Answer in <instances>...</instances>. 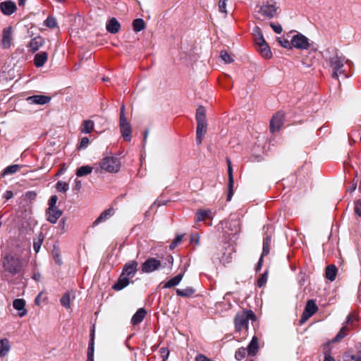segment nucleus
Returning a JSON list of instances; mask_svg holds the SVG:
<instances>
[{
	"mask_svg": "<svg viewBox=\"0 0 361 361\" xmlns=\"http://www.w3.org/2000/svg\"><path fill=\"white\" fill-rule=\"evenodd\" d=\"M279 8V6L274 0H262L258 6V10L256 11V18L263 20L262 17L271 19L275 16Z\"/></svg>",
	"mask_w": 361,
	"mask_h": 361,
	"instance_id": "1",
	"label": "nucleus"
},
{
	"mask_svg": "<svg viewBox=\"0 0 361 361\" xmlns=\"http://www.w3.org/2000/svg\"><path fill=\"white\" fill-rule=\"evenodd\" d=\"M329 67L332 70L331 77L334 79L338 80L339 75H343L345 78L348 75L345 74V70L343 69L345 57L342 55H339L337 53L332 56H330L327 60Z\"/></svg>",
	"mask_w": 361,
	"mask_h": 361,
	"instance_id": "2",
	"label": "nucleus"
},
{
	"mask_svg": "<svg viewBox=\"0 0 361 361\" xmlns=\"http://www.w3.org/2000/svg\"><path fill=\"white\" fill-rule=\"evenodd\" d=\"M249 320L255 321L256 316L252 310H243L236 314L234 317L235 331L240 332L248 329Z\"/></svg>",
	"mask_w": 361,
	"mask_h": 361,
	"instance_id": "3",
	"label": "nucleus"
},
{
	"mask_svg": "<svg viewBox=\"0 0 361 361\" xmlns=\"http://www.w3.org/2000/svg\"><path fill=\"white\" fill-rule=\"evenodd\" d=\"M2 265L5 271L14 275L20 271L23 263L18 256L8 255L3 259Z\"/></svg>",
	"mask_w": 361,
	"mask_h": 361,
	"instance_id": "4",
	"label": "nucleus"
},
{
	"mask_svg": "<svg viewBox=\"0 0 361 361\" xmlns=\"http://www.w3.org/2000/svg\"><path fill=\"white\" fill-rule=\"evenodd\" d=\"M99 166L101 169L109 173H116L120 169V161L116 157H106L104 158Z\"/></svg>",
	"mask_w": 361,
	"mask_h": 361,
	"instance_id": "5",
	"label": "nucleus"
},
{
	"mask_svg": "<svg viewBox=\"0 0 361 361\" xmlns=\"http://www.w3.org/2000/svg\"><path fill=\"white\" fill-rule=\"evenodd\" d=\"M309 39L301 33H297L291 39L293 47L298 49H307L310 47Z\"/></svg>",
	"mask_w": 361,
	"mask_h": 361,
	"instance_id": "6",
	"label": "nucleus"
},
{
	"mask_svg": "<svg viewBox=\"0 0 361 361\" xmlns=\"http://www.w3.org/2000/svg\"><path fill=\"white\" fill-rule=\"evenodd\" d=\"M318 310L315 302L313 300H310L307 302L305 310L301 316L300 323L303 324L310 317H311Z\"/></svg>",
	"mask_w": 361,
	"mask_h": 361,
	"instance_id": "7",
	"label": "nucleus"
},
{
	"mask_svg": "<svg viewBox=\"0 0 361 361\" xmlns=\"http://www.w3.org/2000/svg\"><path fill=\"white\" fill-rule=\"evenodd\" d=\"M162 267L160 260L155 258H149L142 264V271L144 273H151L158 270Z\"/></svg>",
	"mask_w": 361,
	"mask_h": 361,
	"instance_id": "8",
	"label": "nucleus"
},
{
	"mask_svg": "<svg viewBox=\"0 0 361 361\" xmlns=\"http://www.w3.org/2000/svg\"><path fill=\"white\" fill-rule=\"evenodd\" d=\"M119 127L123 138L126 141H130L132 137V127L127 118L119 119Z\"/></svg>",
	"mask_w": 361,
	"mask_h": 361,
	"instance_id": "9",
	"label": "nucleus"
},
{
	"mask_svg": "<svg viewBox=\"0 0 361 361\" xmlns=\"http://www.w3.org/2000/svg\"><path fill=\"white\" fill-rule=\"evenodd\" d=\"M138 263L135 260H131L127 262L123 269L122 274L130 279L135 276L137 271Z\"/></svg>",
	"mask_w": 361,
	"mask_h": 361,
	"instance_id": "10",
	"label": "nucleus"
},
{
	"mask_svg": "<svg viewBox=\"0 0 361 361\" xmlns=\"http://www.w3.org/2000/svg\"><path fill=\"white\" fill-rule=\"evenodd\" d=\"M255 44L257 46L258 51L264 58L269 59L271 57L270 48L264 37H259Z\"/></svg>",
	"mask_w": 361,
	"mask_h": 361,
	"instance_id": "11",
	"label": "nucleus"
},
{
	"mask_svg": "<svg viewBox=\"0 0 361 361\" xmlns=\"http://www.w3.org/2000/svg\"><path fill=\"white\" fill-rule=\"evenodd\" d=\"M255 44L257 46L258 51L264 58L269 59L271 57L270 48L264 37H259Z\"/></svg>",
	"mask_w": 361,
	"mask_h": 361,
	"instance_id": "12",
	"label": "nucleus"
},
{
	"mask_svg": "<svg viewBox=\"0 0 361 361\" xmlns=\"http://www.w3.org/2000/svg\"><path fill=\"white\" fill-rule=\"evenodd\" d=\"M255 44L257 46L258 51L264 58L269 59L271 57L270 48L264 37H259Z\"/></svg>",
	"mask_w": 361,
	"mask_h": 361,
	"instance_id": "13",
	"label": "nucleus"
},
{
	"mask_svg": "<svg viewBox=\"0 0 361 361\" xmlns=\"http://www.w3.org/2000/svg\"><path fill=\"white\" fill-rule=\"evenodd\" d=\"M284 115L279 112L274 116L270 121V130L272 133L278 131L283 124Z\"/></svg>",
	"mask_w": 361,
	"mask_h": 361,
	"instance_id": "14",
	"label": "nucleus"
},
{
	"mask_svg": "<svg viewBox=\"0 0 361 361\" xmlns=\"http://www.w3.org/2000/svg\"><path fill=\"white\" fill-rule=\"evenodd\" d=\"M61 215L62 211L58 207L47 208L46 210L47 220L51 224H56Z\"/></svg>",
	"mask_w": 361,
	"mask_h": 361,
	"instance_id": "15",
	"label": "nucleus"
},
{
	"mask_svg": "<svg viewBox=\"0 0 361 361\" xmlns=\"http://www.w3.org/2000/svg\"><path fill=\"white\" fill-rule=\"evenodd\" d=\"M226 161L228 164V192L227 196V201H230L233 195V188L234 185V179L233 175V168L230 159L227 158Z\"/></svg>",
	"mask_w": 361,
	"mask_h": 361,
	"instance_id": "16",
	"label": "nucleus"
},
{
	"mask_svg": "<svg viewBox=\"0 0 361 361\" xmlns=\"http://www.w3.org/2000/svg\"><path fill=\"white\" fill-rule=\"evenodd\" d=\"M17 7L12 1H6L0 4V9L4 15L10 16L13 13Z\"/></svg>",
	"mask_w": 361,
	"mask_h": 361,
	"instance_id": "17",
	"label": "nucleus"
},
{
	"mask_svg": "<svg viewBox=\"0 0 361 361\" xmlns=\"http://www.w3.org/2000/svg\"><path fill=\"white\" fill-rule=\"evenodd\" d=\"M13 307L18 311L20 317L25 316L27 313V311L25 309V301L24 299H15L13 301Z\"/></svg>",
	"mask_w": 361,
	"mask_h": 361,
	"instance_id": "18",
	"label": "nucleus"
},
{
	"mask_svg": "<svg viewBox=\"0 0 361 361\" xmlns=\"http://www.w3.org/2000/svg\"><path fill=\"white\" fill-rule=\"evenodd\" d=\"M50 100L51 98L49 97L42 94L33 95L27 98L28 103L41 105L49 103Z\"/></svg>",
	"mask_w": 361,
	"mask_h": 361,
	"instance_id": "19",
	"label": "nucleus"
},
{
	"mask_svg": "<svg viewBox=\"0 0 361 361\" xmlns=\"http://www.w3.org/2000/svg\"><path fill=\"white\" fill-rule=\"evenodd\" d=\"M12 39V27H7L3 31V37L1 40V45L4 49L10 47Z\"/></svg>",
	"mask_w": 361,
	"mask_h": 361,
	"instance_id": "20",
	"label": "nucleus"
},
{
	"mask_svg": "<svg viewBox=\"0 0 361 361\" xmlns=\"http://www.w3.org/2000/svg\"><path fill=\"white\" fill-rule=\"evenodd\" d=\"M106 28L109 32L116 34L119 31L121 25L116 18H112L107 22Z\"/></svg>",
	"mask_w": 361,
	"mask_h": 361,
	"instance_id": "21",
	"label": "nucleus"
},
{
	"mask_svg": "<svg viewBox=\"0 0 361 361\" xmlns=\"http://www.w3.org/2000/svg\"><path fill=\"white\" fill-rule=\"evenodd\" d=\"M247 354L250 356H255L259 350L258 338L256 336H254L247 346Z\"/></svg>",
	"mask_w": 361,
	"mask_h": 361,
	"instance_id": "22",
	"label": "nucleus"
},
{
	"mask_svg": "<svg viewBox=\"0 0 361 361\" xmlns=\"http://www.w3.org/2000/svg\"><path fill=\"white\" fill-rule=\"evenodd\" d=\"M130 278L121 274L117 282L113 286V289L115 290H121L126 288L130 283Z\"/></svg>",
	"mask_w": 361,
	"mask_h": 361,
	"instance_id": "23",
	"label": "nucleus"
},
{
	"mask_svg": "<svg viewBox=\"0 0 361 361\" xmlns=\"http://www.w3.org/2000/svg\"><path fill=\"white\" fill-rule=\"evenodd\" d=\"M48 59L47 52H39L35 56L34 63L37 68L42 67L44 65Z\"/></svg>",
	"mask_w": 361,
	"mask_h": 361,
	"instance_id": "24",
	"label": "nucleus"
},
{
	"mask_svg": "<svg viewBox=\"0 0 361 361\" xmlns=\"http://www.w3.org/2000/svg\"><path fill=\"white\" fill-rule=\"evenodd\" d=\"M94 128V123L90 119L85 120L80 128V130L82 133L90 134L91 133Z\"/></svg>",
	"mask_w": 361,
	"mask_h": 361,
	"instance_id": "25",
	"label": "nucleus"
},
{
	"mask_svg": "<svg viewBox=\"0 0 361 361\" xmlns=\"http://www.w3.org/2000/svg\"><path fill=\"white\" fill-rule=\"evenodd\" d=\"M183 276L184 273H180L175 277L169 279L164 284L163 288H171L172 287L176 286L182 281Z\"/></svg>",
	"mask_w": 361,
	"mask_h": 361,
	"instance_id": "26",
	"label": "nucleus"
},
{
	"mask_svg": "<svg viewBox=\"0 0 361 361\" xmlns=\"http://www.w3.org/2000/svg\"><path fill=\"white\" fill-rule=\"evenodd\" d=\"M207 219H212V212L210 209L198 210L195 214V221L197 222L204 221Z\"/></svg>",
	"mask_w": 361,
	"mask_h": 361,
	"instance_id": "27",
	"label": "nucleus"
},
{
	"mask_svg": "<svg viewBox=\"0 0 361 361\" xmlns=\"http://www.w3.org/2000/svg\"><path fill=\"white\" fill-rule=\"evenodd\" d=\"M146 315V311L143 308H140L133 316L131 323L136 325L142 322Z\"/></svg>",
	"mask_w": 361,
	"mask_h": 361,
	"instance_id": "28",
	"label": "nucleus"
},
{
	"mask_svg": "<svg viewBox=\"0 0 361 361\" xmlns=\"http://www.w3.org/2000/svg\"><path fill=\"white\" fill-rule=\"evenodd\" d=\"M11 349L10 342L7 338L0 339V357H5Z\"/></svg>",
	"mask_w": 361,
	"mask_h": 361,
	"instance_id": "29",
	"label": "nucleus"
},
{
	"mask_svg": "<svg viewBox=\"0 0 361 361\" xmlns=\"http://www.w3.org/2000/svg\"><path fill=\"white\" fill-rule=\"evenodd\" d=\"M270 245H271V236L267 235L264 238V240H263V249H262V253L261 257L259 258V264H260L261 262H262V261H263V257H264V256L267 255L269 253V247H270Z\"/></svg>",
	"mask_w": 361,
	"mask_h": 361,
	"instance_id": "30",
	"label": "nucleus"
},
{
	"mask_svg": "<svg viewBox=\"0 0 361 361\" xmlns=\"http://www.w3.org/2000/svg\"><path fill=\"white\" fill-rule=\"evenodd\" d=\"M114 214V209H108L104 210L103 212L101 213V214L99 216V217L94 221L93 225L97 226L101 222L108 219L110 216H111Z\"/></svg>",
	"mask_w": 361,
	"mask_h": 361,
	"instance_id": "31",
	"label": "nucleus"
},
{
	"mask_svg": "<svg viewBox=\"0 0 361 361\" xmlns=\"http://www.w3.org/2000/svg\"><path fill=\"white\" fill-rule=\"evenodd\" d=\"M44 44V39L41 37H37L31 39L29 47L33 52L37 51Z\"/></svg>",
	"mask_w": 361,
	"mask_h": 361,
	"instance_id": "32",
	"label": "nucleus"
},
{
	"mask_svg": "<svg viewBox=\"0 0 361 361\" xmlns=\"http://www.w3.org/2000/svg\"><path fill=\"white\" fill-rule=\"evenodd\" d=\"M337 274V268L335 265L331 264L326 267L325 275L328 280L333 281L335 280Z\"/></svg>",
	"mask_w": 361,
	"mask_h": 361,
	"instance_id": "33",
	"label": "nucleus"
},
{
	"mask_svg": "<svg viewBox=\"0 0 361 361\" xmlns=\"http://www.w3.org/2000/svg\"><path fill=\"white\" fill-rule=\"evenodd\" d=\"M93 168L90 166L85 165L78 168L76 171V176L78 177H82L87 176L92 172Z\"/></svg>",
	"mask_w": 361,
	"mask_h": 361,
	"instance_id": "34",
	"label": "nucleus"
},
{
	"mask_svg": "<svg viewBox=\"0 0 361 361\" xmlns=\"http://www.w3.org/2000/svg\"><path fill=\"white\" fill-rule=\"evenodd\" d=\"M133 30L135 32H140L141 30H142L143 29H145V23L143 19L137 18L133 20Z\"/></svg>",
	"mask_w": 361,
	"mask_h": 361,
	"instance_id": "35",
	"label": "nucleus"
},
{
	"mask_svg": "<svg viewBox=\"0 0 361 361\" xmlns=\"http://www.w3.org/2000/svg\"><path fill=\"white\" fill-rule=\"evenodd\" d=\"M195 293V290L192 287H187L183 289H177L176 293L180 297H190Z\"/></svg>",
	"mask_w": 361,
	"mask_h": 361,
	"instance_id": "36",
	"label": "nucleus"
},
{
	"mask_svg": "<svg viewBox=\"0 0 361 361\" xmlns=\"http://www.w3.org/2000/svg\"><path fill=\"white\" fill-rule=\"evenodd\" d=\"M197 134L204 135L207 131V121H197Z\"/></svg>",
	"mask_w": 361,
	"mask_h": 361,
	"instance_id": "37",
	"label": "nucleus"
},
{
	"mask_svg": "<svg viewBox=\"0 0 361 361\" xmlns=\"http://www.w3.org/2000/svg\"><path fill=\"white\" fill-rule=\"evenodd\" d=\"M61 304L66 309L71 308V294L69 292H66L60 300Z\"/></svg>",
	"mask_w": 361,
	"mask_h": 361,
	"instance_id": "38",
	"label": "nucleus"
},
{
	"mask_svg": "<svg viewBox=\"0 0 361 361\" xmlns=\"http://www.w3.org/2000/svg\"><path fill=\"white\" fill-rule=\"evenodd\" d=\"M196 120L207 121L205 109L202 106H199L198 109H197Z\"/></svg>",
	"mask_w": 361,
	"mask_h": 361,
	"instance_id": "39",
	"label": "nucleus"
},
{
	"mask_svg": "<svg viewBox=\"0 0 361 361\" xmlns=\"http://www.w3.org/2000/svg\"><path fill=\"white\" fill-rule=\"evenodd\" d=\"M44 25L49 28H55L58 26L56 19L53 16H49L44 20Z\"/></svg>",
	"mask_w": 361,
	"mask_h": 361,
	"instance_id": "40",
	"label": "nucleus"
},
{
	"mask_svg": "<svg viewBox=\"0 0 361 361\" xmlns=\"http://www.w3.org/2000/svg\"><path fill=\"white\" fill-rule=\"evenodd\" d=\"M247 353V349L245 348H238L235 353V358L237 360H242L245 357L246 354Z\"/></svg>",
	"mask_w": 361,
	"mask_h": 361,
	"instance_id": "41",
	"label": "nucleus"
},
{
	"mask_svg": "<svg viewBox=\"0 0 361 361\" xmlns=\"http://www.w3.org/2000/svg\"><path fill=\"white\" fill-rule=\"evenodd\" d=\"M20 166L18 164H13L11 166H8L4 170L3 176L8 175V174H13V173H16L20 169Z\"/></svg>",
	"mask_w": 361,
	"mask_h": 361,
	"instance_id": "42",
	"label": "nucleus"
},
{
	"mask_svg": "<svg viewBox=\"0 0 361 361\" xmlns=\"http://www.w3.org/2000/svg\"><path fill=\"white\" fill-rule=\"evenodd\" d=\"M69 189V185L63 181H58L56 183V190L59 192H66Z\"/></svg>",
	"mask_w": 361,
	"mask_h": 361,
	"instance_id": "43",
	"label": "nucleus"
},
{
	"mask_svg": "<svg viewBox=\"0 0 361 361\" xmlns=\"http://www.w3.org/2000/svg\"><path fill=\"white\" fill-rule=\"evenodd\" d=\"M278 41L281 46H282L284 48L289 49L293 48L291 40L289 41L288 39H286L284 37H279Z\"/></svg>",
	"mask_w": 361,
	"mask_h": 361,
	"instance_id": "44",
	"label": "nucleus"
},
{
	"mask_svg": "<svg viewBox=\"0 0 361 361\" xmlns=\"http://www.w3.org/2000/svg\"><path fill=\"white\" fill-rule=\"evenodd\" d=\"M220 57L226 63H232L233 61V59L231 57V56L226 50H222L221 51Z\"/></svg>",
	"mask_w": 361,
	"mask_h": 361,
	"instance_id": "45",
	"label": "nucleus"
},
{
	"mask_svg": "<svg viewBox=\"0 0 361 361\" xmlns=\"http://www.w3.org/2000/svg\"><path fill=\"white\" fill-rule=\"evenodd\" d=\"M94 341L93 339H90L87 349V358L94 359Z\"/></svg>",
	"mask_w": 361,
	"mask_h": 361,
	"instance_id": "46",
	"label": "nucleus"
},
{
	"mask_svg": "<svg viewBox=\"0 0 361 361\" xmlns=\"http://www.w3.org/2000/svg\"><path fill=\"white\" fill-rule=\"evenodd\" d=\"M253 35H254V39H255V42L257 41H258V39L259 37H264L262 33L261 29L259 27H255L254 28V30H253Z\"/></svg>",
	"mask_w": 361,
	"mask_h": 361,
	"instance_id": "47",
	"label": "nucleus"
},
{
	"mask_svg": "<svg viewBox=\"0 0 361 361\" xmlns=\"http://www.w3.org/2000/svg\"><path fill=\"white\" fill-rule=\"evenodd\" d=\"M52 253H53V256H54V258L55 259V262L58 264H61L62 263V260H61V258L60 257L59 250L56 249V247H54Z\"/></svg>",
	"mask_w": 361,
	"mask_h": 361,
	"instance_id": "48",
	"label": "nucleus"
},
{
	"mask_svg": "<svg viewBox=\"0 0 361 361\" xmlns=\"http://www.w3.org/2000/svg\"><path fill=\"white\" fill-rule=\"evenodd\" d=\"M183 238V235H177L176 238H175V240L171 243L170 249L171 250L174 249L178 245V244L180 243Z\"/></svg>",
	"mask_w": 361,
	"mask_h": 361,
	"instance_id": "49",
	"label": "nucleus"
},
{
	"mask_svg": "<svg viewBox=\"0 0 361 361\" xmlns=\"http://www.w3.org/2000/svg\"><path fill=\"white\" fill-rule=\"evenodd\" d=\"M57 200H58V197L56 195L51 196L50 197V199L49 200V202H48L49 207L48 208L58 207L56 206Z\"/></svg>",
	"mask_w": 361,
	"mask_h": 361,
	"instance_id": "50",
	"label": "nucleus"
},
{
	"mask_svg": "<svg viewBox=\"0 0 361 361\" xmlns=\"http://www.w3.org/2000/svg\"><path fill=\"white\" fill-rule=\"evenodd\" d=\"M226 8V0H219V11L226 15L227 14Z\"/></svg>",
	"mask_w": 361,
	"mask_h": 361,
	"instance_id": "51",
	"label": "nucleus"
},
{
	"mask_svg": "<svg viewBox=\"0 0 361 361\" xmlns=\"http://www.w3.org/2000/svg\"><path fill=\"white\" fill-rule=\"evenodd\" d=\"M89 142H90V140H89L88 137H84L81 139L80 145L78 146V148L79 149L86 148L88 146Z\"/></svg>",
	"mask_w": 361,
	"mask_h": 361,
	"instance_id": "52",
	"label": "nucleus"
},
{
	"mask_svg": "<svg viewBox=\"0 0 361 361\" xmlns=\"http://www.w3.org/2000/svg\"><path fill=\"white\" fill-rule=\"evenodd\" d=\"M267 281V273H264L262 276L257 281V285L259 287H262Z\"/></svg>",
	"mask_w": 361,
	"mask_h": 361,
	"instance_id": "53",
	"label": "nucleus"
},
{
	"mask_svg": "<svg viewBox=\"0 0 361 361\" xmlns=\"http://www.w3.org/2000/svg\"><path fill=\"white\" fill-rule=\"evenodd\" d=\"M270 26L271 27L273 30L277 34H281L283 31L282 27L280 24H274L271 23L270 24Z\"/></svg>",
	"mask_w": 361,
	"mask_h": 361,
	"instance_id": "54",
	"label": "nucleus"
},
{
	"mask_svg": "<svg viewBox=\"0 0 361 361\" xmlns=\"http://www.w3.org/2000/svg\"><path fill=\"white\" fill-rule=\"evenodd\" d=\"M42 238H39L37 241L36 240L34 241L33 248L36 252H39V250L41 247V245H42Z\"/></svg>",
	"mask_w": 361,
	"mask_h": 361,
	"instance_id": "55",
	"label": "nucleus"
},
{
	"mask_svg": "<svg viewBox=\"0 0 361 361\" xmlns=\"http://www.w3.org/2000/svg\"><path fill=\"white\" fill-rule=\"evenodd\" d=\"M160 352L161 353L163 361H165L167 360L169 355V351L167 348H161L160 349Z\"/></svg>",
	"mask_w": 361,
	"mask_h": 361,
	"instance_id": "56",
	"label": "nucleus"
},
{
	"mask_svg": "<svg viewBox=\"0 0 361 361\" xmlns=\"http://www.w3.org/2000/svg\"><path fill=\"white\" fill-rule=\"evenodd\" d=\"M355 212L356 214H357L359 216H361V202L357 201L355 203Z\"/></svg>",
	"mask_w": 361,
	"mask_h": 361,
	"instance_id": "57",
	"label": "nucleus"
},
{
	"mask_svg": "<svg viewBox=\"0 0 361 361\" xmlns=\"http://www.w3.org/2000/svg\"><path fill=\"white\" fill-rule=\"evenodd\" d=\"M199 241H200V237H199L198 234H192V235H191L190 242L192 243H195V244L198 245L199 244Z\"/></svg>",
	"mask_w": 361,
	"mask_h": 361,
	"instance_id": "58",
	"label": "nucleus"
},
{
	"mask_svg": "<svg viewBox=\"0 0 361 361\" xmlns=\"http://www.w3.org/2000/svg\"><path fill=\"white\" fill-rule=\"evenodd\" d=\"M125 109H126L125 104L123 103L121 104V109H120L119 119L127 118L126 116V114H125Z\"/></svg>",
	"mask_w": 361,
	"mask_h": 361,
	"instance_id": "59",
	"label": "nucleus"
},
{
	"mask_svg": "<svg viewBox=\"0 0 361 361\" xmlns=\"http://www.w3.org/2000/svg\"><path fill=\"white\" fill-rule=\"evenodd\" d=\"M195 361H211V360L204 355L200 354L196 357Z\"/></svg>",
	"mask_w": 361,
	"mask_h": 361,
	"instance_id": "60",
	"label": "nucleus"
},
{
	"mask_svg": "<svg viewBox=\"0 0 361 361\" xmlns=\"http://www.w3.org/2000/svg\"><path fill=\"white\" fill-rule=\"evenodd\" d=\"M13 197V193L12 191L11 190H7L4 195V197L6 200H10L11 199L12 197Z\"/></svg>",
	"mask_w": 361,
	"mask_h": 361,
	"instance_id": "61",
	"label": "nucleus"
},
{
	"mask_svg": "<svg viewBox=\"0 0 361 361\" xmlns=\"http://www.w3.org/2000/svg\"><path fill=\"white\" fill-rule=\"evenodd\" d=\"M324 361H335V360L331 356L329 353L325 352Z\"/></svg>",
	"mask_w": 361,
	"mask_h": 361,
	"instance_id": "62",
	"label": "nucleus"
},
{
	"mask_svg": "<svg viewBox=\"0 0 361 361\" xmlns=\"http://www.w3.org/2000/svg\"><path fill=\"white\" fill-rule=\"evenodd\" d=\"M82 183L80 180H75V185L73 187V190H79L81 188Z\"/></svg>",
	"mask_w": 361,
	"mask_h": 361,
	"instance_id": "63",
	"label": "nucleus"
},
{
	"mask_svg": "<svg viewBox=\"0 0 361 361\" xmlns=\"http://www.w3.org/2000/svg\"><path fill=\"white\" fill-rule=\"evenodd\" d=\"M350 357L354 361H361V351L360 352V354L357 356L351 355Z\"/></svg>",
	"mask_w": 361,
	"mask_h": 361,
	"instance_id": "64",
	"label": "nucleus"
}]
</instances>
